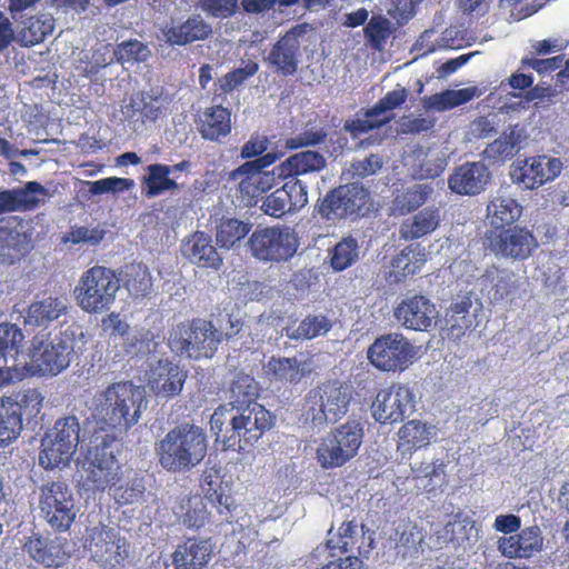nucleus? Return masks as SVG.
Masks as SVG:
<instances>
[{
    "instance_id": "obj_1",
    "label": "nucleus",
    "mask_w": 569,
    "mask_h": 569,
    "mask_svg": "<svg viewBox=\"0 0 569 569\" xmlns=\"http://www.w3.org/2000/svg\"><path fill=\"white\" fill-rule=\"evenodd\" d=\"M159 465L168 472H187L199 466L207 456L208 440L204 430L192 423L181 422L156 442Z\"/></svg>"
},
{
    "instance_id": "obj_2",
    "label": "nucleus",
    "mask_w": 569,
    "mask_h": 569,
    "mask_svg": "<svg viewBox=\"0 0 569 569\" xmlns=\"http://www.w3.org/2000/svg\"><path fill=\"white\" fill-rule=\"evenodd\" d=\"M143 395L130 381L109 385L96 396L94 418L101 425L97 430L118 433L128 431L138 423Z\"/></svg>"
},
{
    "instance_id": "obj_3",
    "label": "nucleus",
    "mask_w": 569,
    "mask_h": 569,
    "mask_svg": "<svg viewBox=\"0 0 569 569\" xmlns=\"http://www.w3.org/2000/svg\"><path fill=\"white\" fill-rule=\"evenodd\" d=\"M226 316L228 328L221 322L219 328H216L211 321L202 318H193L176 325L169 336L170 348L179 355H187L196 360L212 358L222 340L232 338L242 327L239 319L233 320L230 315Z\"/></svg>"
},
{
    "instance_id": "obj_4",
    "label": "nucleus",
    "mask_w": 569,
    "mask_h": 569,
    "mask_svg": "<svg viewBox=\"0 0 569 569\" xmlns=\"http://www.w3.org/2000/svg\"><path fill=\"white\" fill-rule=\"evenodd\" d=\"M78 335L83 337L81 327L71 325L51 340L43 335L33 336L28 349L30 362L26 366L30 376L56 377L64 371L74 355Z\"/></svg>"
},
{
    "instance_id": "obj_5",
    "label": "nucleus",
    "mask_w": 569,
    "mask_h": 569,
    "mask_svg": "<svg viewBox=\"0 0 569 569\" xmlns=\"http://www.w3.org/2000/svg\"><path fill=\"white\" fill-rule=\"evenodd\" d=\"M120 290V279L111 268L96 264L80 276L73 296L78 307L89 315L111 309Z\"/></svg>"
},
{
    "instance_id": "obj_6",
    "label": "nucleus",
    "mask_w": 569,
    "mask_h": 569,
    "mask_svg": "<svg viewBox=\"0 0 569 569\" xmlns=\"http://www.w3.org/2000/svg\"><path fill=\"white\" fill-rule=\"evenodd\" d=\"M351 399L349 386L339 381H327L311 389L305 397L302 416L306 422L322 429L335 423L348 411Z\"/></svg>"
},
{
    "instance_id": "obj_7",
    "label": "nucleus",
    "mask_w": 569,
    "mask_h": 569,
    "mask_svg": "<svg viewBox=\"0 0 569 569\" xmlns=\"http://www.w3.org/2000/svg\"><path fill=\"white\" fill-rule=\"evenodd\" d=\"M249 77V68L234 69L213 83L212 107L207 108L200 116L198 130L206 140L218 141L231 131V113L222 107L227 94L232 93Z\"/></svg>"
},
{
    "instance_id": "obj_8",
    "label": "nucleus",
    "mask_w": 569,
    "mask_h": 569,
    "mask_svg": "<svg viewBox=\"0 0 569 569\" xmlns=\"http://www.w3.org/2000/svg\"><path fill=\"white\" fill-rule=\"evenodd\" d=\"M40 515L57 533L68 532L77 519L79 507L70 485L63 480H50L39 488Z\"/></svg>"
},
{
    "instance_id": "obj_9",
    "label": "nucleus",
    "mask_w": 569,
    "mask_h": 569,
    "mask_svg": "<svg viewBox=\"0 0 569 569\" xmlns=\"http://www.w3.org/2000/svg\"><path fill=\"white\" fill-rule=\"evenodd\" d=\"M117 436L103 430H93L88 446L87 483L93 491H104L120 479V465L112 446Z\"/></svg>"
},
{
    "instance_id": "obj_10",
    "label": "nucleus",
    "mask_w": 569,
    "mask_h": 569,
    "mask_svg": "<svg viewBox=\"0 0 569 569\" xmlns=\"http://www.w3.org/2000/svg\"><path fill=\"white\" fill-rule=\"evenodd\" d=\"M79 441L78 418L74 416L59 418L42 439L40 466L47 470L68 466L77 452Z\"/></svg>"
},
{
    "instance_id": "obj_11",
    "label": "nucleus",
    "mask_w": 569,
    "mask_h": 569,
    "mask_svg": "<svg viewBox=\"0 0 569 569\" xmlns=\"http://www.w3.org/2000/svg\"><path fill=\"white\" fill-rule=\"evenodd\" d=\"M363 430L358 421H347L325 437L317 449L322 468H337L355 458L362 443Z\"/></svg>"
},
{
    "instance_id": "obj_12",
    "label": "nucleus",
    "mask_w": 569,
    "mask_h": 569,
    "mask_svg": "<svg viewBox=\"0 0 569 569\" xmlns=\"http://www.w3.org/2000/svg\"><path fill=\"white\" fill-rule=\"evenodd\" d=\"M299 247L297 232L289 227L258 228L251 234V254L263 261H287Z\"/></svg>"
},
{
    "instance_id": "obj_13",
    "label": "nucleus",
    "mask_w": 569,
    "mask_h": 569,
    "mask_svg": "<svg viewBox=\"0 0 569 569\" xmlns=\"http://www.w3.org/2000/svg\"><path fill=\"white\" fill-rule=\"evenodd\" d=\"M412 357V347L401 333L381 336L368 349L370 362L383 371L403 370Z\"/></svg>"
},
{
    "instance_id": "obj_14",
    "label": "nucleus",
    "mask_w": 569,
    "mask_h": 569,
    "mask_svg": "<svg viewBox=\"0 0 569 569\" xmlns=\"http://www.w3.org/2000/svg\"><path fill=\"white\" fill-rule=\"evenodd\" d=\"M372 416L380 423L400 422L415 410V396L405 385L381 389L371 406Z\"/></svg>"
},
{
    "instance_id": "obj_15",
    "label": "nucleus",
    "mask_w": 569,
    "mask_h": 569,
    "mask_svg": "<svg viewBox=\"0 0 569 569\" xmlns=\"http://www.w3.org/2000/svg\"><path fill=\"white\" fill-rule=\"evenodd\" d=\"M248 421L249 417L234 415L233 408L219 406L210 418V429L216 436V441L221 442L224 450L244 452L249 445Z\"/></svg>"
},
{
    "instance_id": "obj_16",
    "label": "nucleus",
    "mask_w": 569,
    "mask_h": 569,
    "mask_svg": "<svg viewBox=\"0 0 569 569\" xmlns=\"http://www.w3.org/2000/svg\"><path fill=\"white\" fill-rule=\"evenodd\" d=\"M408 98L406 88L397 86L381 98L371 109H368L363 118L348 120L343 124V130L349 132L353 139L361 137L370 131L378 129L389 122L391 117L388 112L399 108Z\"/></svg>"
},
{
    "instance_id": "obj_17",
    "label": "nucleus",
    "mask_w": 569,
    "mask_h": 569,
    "mask_svg": "<svg viewBox=\"0 0 569 569\" xmlns=\"http://www.w3.org/2000/svg\"><path fill=\"white\" fill-rule=\"evenodd\" d=\"M396 320L405 328L417 331H429L436 323L439 311L426 296H406L395 308Z\"/></svg>"
},
{
    "instance_id": "obj_18",
    "label": "nucleus",
    "mask_w": 569,
    "mask_h": 569,
    "mask_svg": "<svg viewBox=\"0 0 569 569\" xmlns=\"http://www.w3.org/2000/svg\"><path fill=\"white\" fill-rule=\"evenodd\" d=\"M24 550L31 559L47 568L62 567L71 557L68 539L50 533H32L24 543Z\"/></svg>"
},
{
    "instance_id": "obj_19",
    "label": "nucleus",
    "mask_w": 569,
    "mask_h": 569,
    "mask_svg": "<svg viewBox=\"0 0 569 569\" xmlns=\"http://www.w3.org/2000/svg\"><path fill=\"white\" fill-rule=\"evenodd\" d=\"M367 200V191L356 184L340 186L322 201L320 212L327 219H341L357 213Z\"/></svg>"
},
{
    "instance_id": "obj_20",
    "label": "nucleus",
    "mask_w": 569,
    "mask_h": 569,
    "mask_svg": "<svg viewBox=\"0 0 569 569\" xmlns=\"http://www.w3.org/2000/svg\"><path fill=\"white\" fill-rule=\"evenodd\" d=\"M49 197V190L38 181H28L23 187L0 191V216L33 211Z\"/></svg>"
},
{
    "instance_id": "obj_21",
    "label": "nucleus",
    "mask_w": 569,
    "mask_h": 569,
    "mask_svg": "<svg viewBox=\"0 0 569 569\" xmlns=\"http://www.w3.org/2000/svg\"><path fill=\"white\" fill-rule=\"evenodd\" d=\"M405 160L417 179H433L446 169L449 151L441 146H418L407 154Z\"/></svg>"
},
{
    "instance_id": "obj_22",
    "label": "nucleus",
    "mask_w": 569,
    "mask_h": 569,
    "mask_svg": "<svg viewBox=\"0 0 569 569\" xmlns=\"http://www.w3.org/2000/svg\"><path fill=\"white\" fill-rule=\"evenodd\" d=\"M489 180L490 171L483 162H466L450 174L448 186L457 194L475 196L486 189Z\"/></svg>"
},
{
    "instance_id": "obj_23",
    "label": "nucleus",
    "mask_w": 569,
    "mask_h": 569,
    "mask_svg": "<svg viewBox=\"0 0 569 569\" xmlns=\"http://www.w3.org/2000/svg\"><path fill=\"white\" fill-rule=\"evenodd\" d=\"M536 238L523 228H511L500 232L492 241V251L497 256L512 260H525L537 248Z\"/></svg>"
},
{
    "instance_id": "obj_24",
    "label": "nucleus",
    "mask_w": 569,
    "mask_h": 569,
    "mask_svg": "<svg viewBox=\"0 0 569 569\" xmlns=\"http://www.w3.org/2000/svg\"><path fill=\"white\" fill-rule=\"evenodd\" d=\"M68 313V300L63 295H49L32 301L23 312V325L48 328Z\"/></svg>"
},
{
    "instance_id": "obj_25",
    "label": "nucleus",
    "mask_w": 569,
    "mask_h": 569,
    "mask_svg": "<svg viewBox=\"0 0 569 569\" xmlns=\"http://www.w3.org/2000/svg\"><path fill=\"white\" fill-rule=\"evenodd\" d=\"M180 251L186 259L200 268L218 270L222 266V258L213 247L211 236L204 231H196L186 237Z\"/></svg>"
},
{
    "instance_id": "obj_26",
    "label": "nucleus",
    "mask_w": 569,
    "mask_h": 569,
    "mask_svg": "<svg viewBox=\"0 0 569 569\" xmlns=\"http://www.w3.org/2000/svg\"><path fill=\"white\" fill-rule=\"evenodd\" d=\"M302 33V27L292 28L273 46L268 56L269 63L284 76L297 71Z\"/></svg>"
},
{
    "instance_id": "obj_27",
    "label": "nucleus",
    "mask_w": 569,
    "mask_h": 569,
    "mask_svg": "<svg viewBox=\"0 0 569 569\" xmlns=\"http://www.w3.org/2000/svg\"><path fill=\"white\" fill-rule=\"evenodd\" d=\"M213 555L211 539L187 538L172 553L174 569H202Z\"/></svg>"
},
{
    "instance_id": "obj_28",
    "label": "nucleus",
    "mask_w": 569,
    "mask_h": 569,
    "mask_svg": "<svg viewBox=\"0 0 569 569\" xmlns=\"http://www.w3.org/2000/svg\"><path fill=\"white\" fill-rule=\"evenodd\" d=\"M200 489L204 499L217 510L219 515H229L233 508V499L227 492V483L223 481L221 468L207 467L200 476Z\"/></svg>"
},
{
    "instance_id": "obj_29",
    "label": "nucleus",
    "mask_w": 569,
    "mask_h": 569,
    "mask_svg": "<svg viewBox=\"0 0 569 569\" xmlns=\"http://www.w3.org/2000/svg\"><path fill=\"white\" fill-rule=\"evenodd\" d=\"M372 535L373 532H369L366 536L363 525H359L355 519L342 520L337 532H333L332 527L329 530L327 545L330 549H340L347 552L360 542L357 547L359 552H368L372 548Z\"/></svg>"
},
{
    "instance_id": "obj_30",
    "label": "nucleus",
    "mask_w": 569,
    "mask_h": 569,
    "mask_svg": "<svg viewBox=\"0 0 569 569\" xmlns=\"http://www.w3.org/2000/svg\"><path fill=\"white\" fill-rule=\"evenodd\" d=\"M543 538L537 526L528 527L518 535L501 537L498 550L508 558H529L541 550Z\"/></svg>"
},
{
    "instance_id": "obj_31",
    "label": "nucleus",
    "mask_w": 569,
    "mask_h": 569,
    "mask_svg": "<svg viewBox=\"0 0 569 569\" xmlns=\"http://www.w3.org/2000/svg\"><path fill=\"white\" fill-rule=\"evenodd\" d=\"M187 375L171 361H159L151 381V388L157 397L166 399L178 396L184 385Z\"/></svg>"
},
{
    "instance_id": "obj_32",
    "label": "nucleus",
    "mask_w": 569,
    "mask_h": 569,
    "mask_svg": "<svg viewBox=\"0 0 569 569\" xmlns=\"http://www.w3.org/2000/svg\"><path fill=\"white\" fill-rule=\"evenodd\" d=\"M522 213V206L506 193H498L487 206V218L495 228H502L516 222Z\"/></svg>"
},
{
    "instance_id": "obj_33",
    "label": "nucleus",
    "mask_w": 569,
    "mask_h": 569,
    "mask_svg": "<svg viewBox=\"0 0 569 569\" xmlns=\"http://www.w3.org/2000/svg\"><path fill=\"white\" fill-rule=\"evenodd\" d=\"M439 223V209L428 207L406 219L400 226L399 236L406 241L416 240L433 232Z\"/></svg>"
},
{
    "instance_id": "obj_34",
    "label": "nucleus",
    "mask_w": 569,
    "mask_h": 569,
    "mask_svg": "<svg viewBox=\"0 0 569 569\" xmlns=\"http://www.w3.org/2000/svg\"><path fill=\"white\" fill-rule=\"evenodd\" d=\"M211 27L199 17L189 18L180 26L163 30L164 38L172 46H186L197 40H203L211 33Z\"/></svg>"
},
{
    "instance_id": "obj_35",
    "label": "nucleus",
    "mask_w": 569,
    "mask_h": 569,
    "mask_svg": "<svg viewBox=\"0 0 569 569\" xmlns=\"http://www.w3.org/2000/svg\"><path fill=\"white\" fill-rule=\"evenodd\" d=\"M326 166L327 160L320 152L306 150L290 156L282 164V172L300 179L320 172Z\"/></svg>"
},
{
    "instance_id": "obj_36",
    "label": "nucleus",
    "mask_w": 569,
    "mask_h": 569,
    "mask_svg": "<svg viewBox=\"0 0 569 569\" xmlns=\"http://www.w3.org/2000/svg\"><path fill=\"white\" fill-rule=\"evenodd\" d=\"M54 28V20L49 14H39L27 18L18 27L17 41L24 47L42 42Z\"/></svg>"
},
{
    "instance_id": "obj_37",
    "label": "nucleus",
    "mask_w": 569,
    "mask_h": 569,
    "mask_svg": "<svg viewBox=\"0 0 569 569\" xmlns=\"http://www.w3.org/2000/svg\"><path fill=\"white\" fill-rule=\"evenodd\" d=\"M120 286L133 298L146 297L152 288V279L147 266L133 262L124 266L119 274Z\"/></svg>"
},
{
    "instance_id": "obj_38",
    "label": "nucleus",
    "mask_w": 569,
    "mask_h": 569,
    "mask_svg": "<svg viewBox=\"0 0 569 569\" xmlns=\"http://www.w3.org/2000/svg\"><path fill=\"white\" fill-rule=\"evenodd\" d=\"M432 192V187L427 183H415L403 190L397 191L391 202L390 210L395 216H405L421 207Z\"/></svg>"
},
{
    "instance_id": "obj_39",
    "label": "nucleus",
    "mask_w": 569,
    "mask_h": 569,
    "mask_svg": "<svg viewBox=\"0 0 569 569\" xmlns=\"http://www.w3.org/2000/svg\"><path fill=\"white\" fill-rule=\"evenodd\" d=\"M23 429L21 415L18 412L12 397L0 398V447L13 442Z\"/></svg>"
},
{
    "instance_id": "obj_40",
    "label": "nucleus",
    "mask_w": 569,
    "mask_h": 569,
    "mask_svg": "<svg viewBox=\"0 0 569 569\" xmlns=\"http://www.w3.org/2000/svg\"><path fill=\"white\" fill-rule=\"evenodd\" d=\"M411 471L418 490L433 492L445 483V465L440 460L415 462Z\"/></svg>"
},
{
    "instance_id": "obj_41",
    "label": "nucleus",
    "mask_w": 569,
    "mask_h": 569,
    "mask_svg": "<svg viewBox=\"0 0 569 569\" xmlns=\"http://www.w3.org/2000/svg\"><path fill=\"white\" fill-rule=\"evenodd\" d=\"M523 139V130L516 126L509 132H505L501 137L489 143L483 150V154L487 159L493 161H505L522 148Z\"/></svg>"
},
{
    "instance_id": "obj_42",
    "label": "nucleus",
    "mask_w": 569,
    "mask_h": 569,
    "mask_svg": "<svg viewBox=\"0 0 569 569\" xmlns=\"http://www.w3.org/2000/svg\"><path fill=\"white\" fill-rule=\"evenodd\" d=\"M279 156L280 153L277 152H268L251 160V188H253L251 194L263 196L276 186L277 178L273 171L263 169L271 166Z\"/></svg>"
},
{
    "instance_id": "obj_43",
    "label": "nucleus",
    "mask_w": 569,
    "mask_h": 569,
    "mask_svg": "<svg viewBox=\"0 0 569 569\" xmlns=\"http://www.w3.org/2000/svg\"><path fill=\"white\" fill-rule=\"evenodd\" d=\"M147 171L148 176L142 180L143 193L147 198L178 189V183L170 178L171 168L168 164L153 163L147 167Z\"/></svg>"
},
{
    "instance_id": "obj_44",
    "label": "nucleus",
    "mask_w": 569,
    "mask_h": 569,
    "mask_svg": "<svg viewBox=\"0 0 569 569\" xmlns=\"http://www.w3.org/2000/svg\"><path fill=\"white\" fill-rule=\"evenodd\" d=\"M483 287L491 286L489 297L493 301H500L516 289V274L509 270H500L496 267L487 269L481 277Z\"/></svg>"
},
{
    "instance_id": "obj_45",
    "label": "nucleus",
    "mask_w": 569,
    "mask_h": 569,
    "mask_svg": "<svg viewBox=\"0 0 569 569\" xmlns=\"http://www.w3.org/2000/svg\"><path fill=\"white\" fill-rule=\"evenodd\" d=\"M472 306L471 295L459 296L446 311V323L452 335L459 337L472 326L470 308Z\"/></svg>"
},
{
    "instance_id": "obj_46",
    "label": "nucleus",
    "mask_w": 569,
    "mask_h": 569,
    "mask_svg": "<svg viewBox=\"0 0 569 569\" xmlns=\"http://www.w3.org/2000/svg\"><path fill=\"white\" fill-rule=\"evenodd\" d=\"M477 94V88L445 90L425 99V106L436 111H446L472 100Z\"/></svg>"
},
{
    "instance_id": "obj_47",
    "label": "nucleus",
    "mask_w": 569,
    "mask_h": 569,
    "mask_svg": "<svg viewBox=\"0 0 569 569\" xmlns=\"http://www.w3.org/2000/svg\"><path fill=\"white\" fill-rule=\"evenodd\" d=\"M331 329L330 320L322 315H309L297 327L287 328V336L296 340H311Z\"/></svg>"
},
{
    "instance_id": "obj_48",
    "label": "nucleus",
    "mask_w": 569,
    "mask_h": 569,
    "mask_svg": "<svg viewBox=\"0 0 569 569\" xmlns=\"http://www.w3.org/2000/svg\"><path fill=\"white\" fill-rule=\"evenodd\" d=\"M542 168L541 156L519 160L512 164L510 177L513 182L522 184L526 189H535L540 186L538 179Z\"/></svg>"
},
{
    "instance_id": "obj_49",
    "label": "nucleus",
    "mask_w": 569,
    "mask_h": 569,
    "mask_svg": "<svg viewBox=\"0 0 569 569\" xmlns=\"http://www.w3.org/2000/svg\"><path fill=\"white\" fill-rule=\"evenodd\" d=\"M425 260L422 254L411 249L402 250L391 262V271L389 276L390 282H399L403 278L418 272Z\"/></svg>"
},
{
    "instance_id": "obj_50",
    "label": "nucleus",
    "mask_w": 569,
    "mask_h": 569,
    "mask_svg": "<svg viewBox=\"0 0 569 569\" xmlns=\"http://www.w3.org/2000/svg\"><path fill=\"white\" fill-rule=\"evenodd\" d=\"M24 335L17 325L0 322V357L16 360L22 352Z\"/></svg>"
},
{
    "instance_id": "obj_51",
    "label": "nucleus",
    "mask_w": 569,
    "mask_h": 569,
    "mask_svg": "<svg viewBox=\"0 0 569 569\" xmlns=\"http://www.w3.org/2000/svg\"><path fill=\"white\" fill-rule=\"evenodd\" d=\"M288 203L287 191L282 190V187L267 196L251 194V207H259L264 214L274 218H280L290 211Z\"/></svg>"
},
{
    "instance_id": "obj_52",
    "label": "nucleus",
    "mask_w": 569,
    "mask_h": 569,
    "mask_svg": "<svg viewBox=\"0 0 569 569\" xmlns=\"http://www.w3.org/2000/svg\"><path fill=\"white\" fill-rule=\"evenodd\" d=\"M182 522L190 529H200L209 521L210 512L207 505L199 496L187 497L181 503Z\"/></svg>"
},
{
    "instance_id": "obj_53",
    "label": "nucleus",
    "mask_w": 569,
    "mask_h": 569,
    "mask_svg": "<svg viewBox=\"0 0 569 569\" xmlns=\"http://www.w3.org/2000/svg\"><path fill=\"white\" fill-rule=\"evenodd\" d=\"M249 233V224L236 218L222 219L217 227L216 240L220 248H232Z\"/></svg>"
},
{
    "instance_id": "obj_54",
    "label": "nucleus",
    "mask_w": 569,
    "mask_h": 569,
    "mask_svg": "<svg viewBox=\"0 0 569 569\" xmlns=\"http://www.w3.org/2000/svg\"><path fill=\"white\" fill-rule=\"evenodd\" d=\"M368 43L375 50H382L392 36L395 28L390 20L382 16H372L363 29Z\"/></svg>"
},
{
    "instance_id": "obj_55",
    "label": "nucleus",
    "mask_w": 569,
    "mask_h": 569,
    "mask_svg": "<svg viewBox=\"0 0 569 569\" xmlns=\"http://www.w3.org/2000/svg\"><path fill=\"white\" fill-rule=\"evenodd\" d=\"M19 415H26L29 419L37 418L41 412L44 402V396L38 388H27L18 391L12 398Z\"/></svg>"
},
{
    "instance_id": "obj_56",
    "label": "nucleus",
    "mask_w": 569,
    "mask_h": 569,
    "mask_svg": "<svg viewBox=\"0 0 569 569\" xmlns=\"http://www.w3.org/2000/svg\"><path fill=\"white\" fill-rule=\"evenodd\" d=\"M359 259V246L351 237L343 238L332 249L331 266L337 271H342Z\"/></svg>"
},
{
    "instance_id": "obj_57",
    "label": "nucleus",
    "mask_w": 569,
    "mask_h": 569,
    "mask_svg": "<svg viewBox=\"0 0 569 569\" xmlns=\"http://www.w3.org/2000/svg\"><path fill=\"white\" fill-rule=\"evenodd\" d=\"M114 60L119 63L143 62L150 56L147 44L137 39H130L118 43L113 50Z\"/></svg>"
},
{
    "instance_id": "obj_58",
    "label": "nucleus",
    "mask_w": 569,
    "mask_h": 569,
    "mask_svg": "<svg viewBox=\"0 0 569 569\" xmlns=\"http://www.w3.org/2000/svg\"><path fill=\"white\" fill-rule=\"evenodd\" d=\"M268 367L278 379L293 383L299 382L308 371L305 363L300 365L296 359L290 358L272 359Z\"/></svg>"
},
{
    "instance_id": "obj_59",
    "label": "nucleus",
    "mask_w": 569,
    "mask_h": 569,
    "mask_svg": "<svg viewBox=\"0 0 569 569\" xmlns=\"http://www.w3.org/2000/svg\"><path fill=\"white\" fill-rule=\"evenodd\" d=\"M435 428L418 420L408 421L399 431L400 438L413 447H423L435 435Z\"/></svg>"
},
{
    "instance_id": "obj_60",
    "label": "nucleus",
    "mask_w": 569,
    "mask_h": 569,
    "mask_svg": "<svg viewBox=\"0 0 569 569\" xmlns=\"http://www.w3.org/2000/svg\"><path fill=\"white\" fill-rule=\"evenodd\" d=\"M328 132L318 126L307 124L295 137L286 140L287 149H298L302 147H312L326 141Z\"/></svg>"
},
{
    "instance_id": "obj_61",
    "label": "nucleus",
    "mask_w": 569,
    "mask_h": 569,
    "mask_svg": "<svg viewBox=\"0 0 569 569\" xmlns=\"http://www.w3.org/2000/svg\"><path fill=\"white\" fill-rule=\"evenodd\" d=\"M91 194H102L108 192H122L133 188L132 179L109 177L97 181H86Z\"/></svg>"
},
{
    "instance_id": "obj_62",
    "label": "nucleus",
    "mask_w": 569,
    "mask_h": 569,
    "mask_svg": "<svg viewBox=\"0 0 569 569\" xmlns=\"http://www.w3.org/2000/svg\"><path fill=\"white\" fill-rule=\"evenodd\" d=\"M227 188L242 200L249 197V161L230 171L227 178Z\"/></svg>"
},
{
    "instance_id": "obj_63",
    "label": "nucleus",
    "mask_w": 569,
    "mask_h": 569,
    "mask_svg": "<svg viewBox=\"0 0 569 569\" xmlns=\"http://www.w3.org/2000/svg\"><path fill=\"white\" fill-rule=\"evenodd\" d=\"M144 490L146 488L142 479H133L132 481L116 488L114 499L121 506L132 505L143 497Z\"/></svg>"
},
{
    "instance_id": "obj_64",
    "label": "nucleus",
    "mask_w": 569,
    "mask_h": 569,
    "mask_svg": "<svg viewBox=\"0 0 569 569\" xmlns=\"http://www.w3.org/2000/svg\"><path fill=\"white\" fill-rule=\"evenodd\" d=\"M289 198L290 211L302 208L308 202V186L302 179L290 180L282 186Z\"/></svg>"
}]
</instances>
